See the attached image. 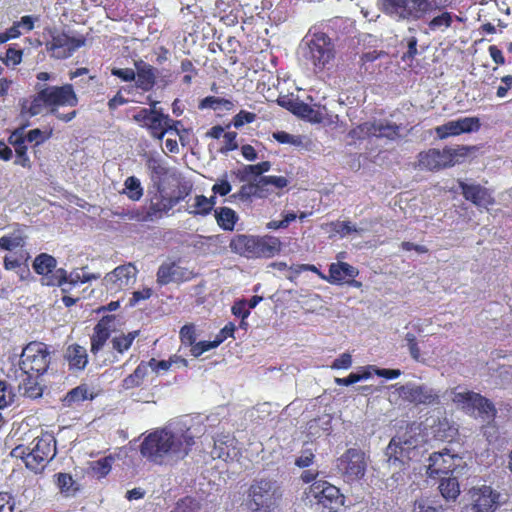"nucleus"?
<instances>
[{"label":"nucleus","mask_w":512,"mask_h":512,"mask_svg":"<svg viewBox=\"0 0 512 512\" xmlns=\"http://www.w3.org/2000/svg\"><path fill=\"white\" fill-rule=\"evenodd\" d=\"M151 288H143L132 293V297L129 299V306L133 307L142 300L149 299L152 296Z\"/></svg>","instance_id":"774afa93"},{"label":"nucleus","mask_w":512,"mask_h":512,"mask_svg":"<svg viewBox=\"0 0 512 512\" xmlns=\"http://www.w3.org/2000/svg\"><path fill=\"white\" fill-rule=\"evenodd\" d=\"M416 441L410 438H403L399 436L393 437L387 448L386 455L388 457V462L391 465L404 467L412 458V454L416 449Z\"/></svg>","instance_id":"f3484780"},{"label":"nucleus","mask_w":512,"mask_h":512,"mask_svg":"<svg viewBox=\"0 0 512 512\" xmlns=\"http://www.w3.org/2000/svg\"><path fill=\"white\" fill-rule=\"evenodd\" d=\"M147 374H148V365L146 362L141 361L139 363V365L135 368L133 373L129 374L127 377H125L122 380V384H121L122 388L124 390H130V389L140 387L143 384L144 379L147 376Z\"/></svg>","instance_id":"f704fd0d"},{"label":"nucleus","mask_w":512,"mask_h":512,"mask_svg":"<svg viewBox=\"0 0 512 512\" xmlns=\"http://www.w3.org/2000/svg\"><path fill=\"white\" fill-rule=\"evenodd\" d=\"M280 105L286 107L293 114L310 119L319 123L322 121V115L319 111L314 110L310 105L296 99L288 102L280 101Z\"/></svg>","instance_id":"7c9ffc66"},{"label":"nucleus","mask_w":512,"mask_h":512,"mask_svg":"<svg viewBox=\"0 0 512 512\" xmlns=\"http://www.w3.org/2000/svg\"><path fill=\"white\" fill-rule=\"evenodd\" d=\"M187 212L193 216H207L211 212L208 207V201L204 195H196L194 203L189 205Z\"/></svg>","instance_id":"a18cd8bd"},{"label":"nucleus","mask_w":512,"mask_h":512,"mask_svg":"<svg viewBox=\"0 0 512 512\" xmlns=\"http://www.w3.org/2000/svg\"><path fill=\"white\" fill-rule=\"evenodd\" d=\"M280 497V488L275 481L254 480L248 489L246 505L251 512H272Z\"/></svg>","instance_id":"6e6552de"},{"label":"nucleus","mask_w":512,"mask_h":512,"mask_svg":"<svg viewBox=\"0 0 512 512\" xmlns=\"http://www.w3.org/2000/svg\"><path fill=\"white\" fill-rule=\"evenodd\" d=\"M315 455L311 449H304L301 455L296 458L295 465L299 468H306L313 464Z\"/></svg>","instance_id":"680f3d73"},{"label":"nucleus","mask_w":512,"mask_h":512,"mask_svg":"<svg viewBox=\"0 0 512 512\" xmlns=\"http://www.w3.org/2000/svg\"><path fill=\"white\" fill-rule=\"evenodd\" d=\"M469 495L473 512H495L501 503L500 492L489 485L472 487Z\"/></svg>","instance_id":"dca6fc26"},{"label":"nucleus","mask_w":512,"mask_h":512,"mask_svg":"<svg viewBox=\"0 0 512 512\" xmlns=\"http://www.w3.org/2000/svg\"><path fill=\"white\" fill-rule=\"evenodd\" d=\"M34 89L35 94L19 101L21 116L31 118L46 111L65 123L72 121L77 116L76 110L68 113L59 112L60 107L78 105L79 99L72 84L49 86L36 83Z\"/></svg>","instance_id":"f03ea898"},{"label":"nucleus","mask_w":512,"mask_h":512,"mask_svg":"<svg viewBox=\"0 0 512 512\" xmlns=\"http://www.w3.org/2000/svg\"><path fill=\"white\" fill-rule=\"evenodd\" d=\"M111 74L120 78L124 82H131L136 78V69L114 67L111 69Z\"/></svg>","instance_id":"052dcab7"},{"label":"nucleus","mask_w":512,"mask_h":512,"mask_svg":"<svg viewBox=\"0 0 512 512\" xmlns=\"http://www.w3.org/2000/svg\"><path fill=\"white\" fill-rule=\"evenodd\" d=\"M15 394L12 388L0 380V410L6 408L14 401Z\"/></svg>","instance_id":"5fc2aeb1"},{"label":"nucleus","mask_w":512,"mask_h":512,"mask_svg":"<svg viewBox=\"0 0 512 512\" xmlns=\"http://www.w3.org/2000/svg\"><path fill=\"white\" fill-rule=\"evenodd\" d=\"M64 359L67 361L69 370L72 372L83 371L88 364L86 349L76 343L67 347Z\"/></svg>","instance_id":"cd10ccee"},{"label":"nucleus","mask_w":512,"mask_h":512,"mask_svg":"<svg viewBox=\"0 0 512 512\" xmlns=\"http://www.w3.org/2000/svg\"><path fill=\"white\" fill-rule=\"evenodd\" d=\"M225 140V146L220 149L221 153H227L229 151L236 150L238 148V143L236 141L237 133L236 132H226L223 134Z\"/></svg>","instance_id":"69168bd1"},{"label":"nucleus","mask_w":512,"mask_h":512,"mask_svg":"<svg viewBox=\"0 0 512 512\" xmlns=\"http://www.w3.org/2000/svg\"><path fill=\"white\" fill-rule=\"evenodd\" d=\"M56 259L47 254L37 255L33 261L34 271L41 275V284L44 286H62L67 283L68 275L65 269H56Z\"/></svg>","instance_id":"ddd939ff"},{"label":"nucleus","mask_w":512,"mask_h":512,"mask_svg":"<svg viewBox=\"0 0 512 512\" xmlns=\"http://www.w3.org/2000/svg\"><path fill=\"white\" fill-rule=\"evenodd\" d=\"M378 138L396 140L400 137V126L388 121H380Z\"/></svg>","instance_id":"de8ad7c7"},{"label":"nucleus","mask_w":512,"mask_h":512,"mask_svg":"<svg viewBox=\"0 0 512 512\" xmlns=\"http://www.w3.org/2000/svg\"><path fill=\"white\" fill-rule=\"evenodd\" d=\"M156 277L157 284L165 286L171 282L182 283L190 281L195 277V274L176 262H164L159 266Z\"/></svg>","instance_id":"aec40b11"},{"label":"nucleus","mask_w":512,"mask_h":512,"mask_svg":"<svg viewBox=\"0 0 512 512\" xmlns=\"http://www.w3.org/2000/svg\"><path fill=\"white\" fill-rule=\"evenodd\" d=\"M15 497L8 491H0V512H14Z\"/></svg>","instance_id":"bf43d9fd"},{"label":"nucleus","mask_w":512,"mask_h":512,"mask_svg":"<svg viewBox=\"0 0 512 512\" xmlns=\"http://www.w3.org/2000/svg\"><path fill=\"white\" fill-rule=\"evenodd\" d=\"M85 37H70L65 32H53L51 40L46 43V49L56 59H67L77 49L84 46Z\"/></svg>","instance_id":"2eb2a0df"},{"label":"nucleus","mask_w":512,"mask_h":512,"mask_svg":"<svg viewBox=\"0 0 512 512\" xmlns=\"http://www.w3.org/2000/svg\"><path fill=\"white\" fill-rule=\"evenodd\" d=\"M137 274L138 270L134 264L120 265L106 274L105 285L111 291L125 290L135 283Z\"/></svg>","instance_id":"a211bd4d"},{"label":"nucleus","mask_w":512,"mask_h":512,"mask_svg":"<svg viewBox=\"0 0 512 512\" xmlns=\"http://www.w3.org/2000/svg\"><path fill=\"white\" fill-rule=\"evenodd\" d=\"M134 65L136 69V78L134 80L136 88L144 93L151 91L157 83V68L143 60L135 61Z\"/></svg>","instance_id":"bb28decb"},{"label":"nucleus","mask_w":512,"mask_h":512,"mask_svg":"<svg viewBox=\"0 0 512 512\" xmlns=\"http://www.w3.org/2000/svg\"><path fill=\"white\" fill-rule=\"evenodd\" d=\"M52 131H50L47 135H44L43 132L39 128L32 129L28 131L26 134L27 142H35V145H40L45 140L50 138Z\"/></svg>","instance_id":"0e129e2a"},{"label":"nucleus","mask_w":512,"mask_h":512,"mask_svg":"<svg viewBox=\"0 0 512 512\" xmlns=\"http://www.w3.org/2000/svg\"><path fill=\"white\" fill-rule=\"evenodd\" d=\"M53 482L57 487L59 493L64 498H73L81 490L80 484H78L71 474L58 472L53 475Z\"/></svg>","instance_id":"c756f323"},{"label":"nucleus","mask_w":512,"mask_h":512,"mask_svg":"<svg viewBox=\"0 0 512 512\" xmlns=\"http://www.w3.org/2000/svg\"><path fill=\"white\" fill-rule=\"evenodd\" d=\"M198 107L199 109L209 108L213 110H217L220 107H224L226 110H231L233 108V102L225 98L207 96L199 102Z\"/></svg>","instance_id":"37998d69"},{"label":"nucleus","mask_w":512,"mask_h":512,"mask_svg":"<svg viewBox=\"0 0 512 512\" xmlns=\"http://www.w3.org/2000/svg\"><path fill=\"white\" fill-rule=\"evenodd\" d=\"M441 0H382L385 15L400 21H425L431 32H446L464 19L446 9Z\"/></svg>","instance_id":"f257e3e1"},{"label":"nucleus","mask_w":512,"mask_h":512,"mask_svg":"<svg viewBox=\"0 0 512 512\" xmlns=\"http://www.w3.org/2000/svg\"><path fill=\"white\" fill-rule=\"evenodd\" d=\"M200 503L193 497L186 496L180 499L170 512H199Z\"/></svg>","instance_id":"8fccbe9b"},{"label":"nucleus","mask_w":512,"mask_h":512,"mask_svg":"<svg viewBox=\"0 0 512 512\" xmlns=\"http://www.w3.org/2000/svg\"><path fill=\"white\" fill-rule=\"evenodd\" d=\"M27 236L21 229H16L11 233L0 237V249L4 251H13L15 249H25Z\"/></svg>","instance_id":"2f4dec72"},{"label":"nucleus","mask_w":512,"mask_h":512,"mask_svg":"<svg viewBox=\"0 0 512 512\" xmlns=\"http://www.w3.org/2000/svg\"><path fill=\"white\" fill-rule=\"evenodd\" d=\"M214 217L218 226L225 231H233L239 220L237 213L229 207H218L214 210Z\"/></svg>","instance_id":"473e14b6"},{"label":"nucleus","mask_w":512,"mask_h":512,"mask_svg":"<svg viewBox=\"0 0 512 512\" xmlns=\"http://www.w3.org/2000/svg\"><path fill=\"white\" fill-rule=\"evenodd\" d=\"M405 340L407 341V346L409 348V352L411 357L414 360H419L420 358V349L418 346L417 338L413 333H407L405 335Z\"/></svg>","instance_id":"e2e57ef3"},{"label":"nucleus","mask_w":512,"mask_h":512,"mask_svg":"<svg viewBox=\"0 0 512 512\" xmlns=\"http://www.w3.org/2000/svg\"><path fill=\"white\" fill-rule=\"evenodd\" d=\"M265 196L270 193L269 186H274L277 189H282L287 186L288 180L284 176H262L259 178Z\"/></svg>","instance_id":"49530a36"},{"label":"nucleus","mask_w":512,"mask_h":512,"mask_svg":"<svg viewBox=\"0 0 512 512\" xmlns=\"http://www.w3.org/2000/svg\"><path fill=\"white\" fill-rule=\"evenodd\" d=\"M30 255L26 249L17 250L14 253V256L6 255L3 259V266L5 270H14L20 267L23 263H26Z\"/></svg>","instance_id":"c03bdc74"},{"label":"nucleus","mask_w":512,"mask_h":512,"mask_svg":"<svg viewBox=\"0 0 512 512\" xmlns=\"http://www.w3.org/2000/svg\"><path fill=\"white\" fill-rule=\"evenodd\" d=\"M328 272V276L321 275V278L334 285L344 284L349 278H356L359 275L356 267L342 261L331 263Z\"/></svg>","instance_id":"a878e982"},{"label":"nucleus","mask_w":512,"mask_h":512,"mask_svg":"<svg viewBox=\"0 0 512 512\" xmlns=\"http://www.w3.org/2000/svg\"><path fill=\"white\" fill-rule=\"evenodd\" d=\"M133 120L146 128L151 137L162 140L168 131L178 132L180 121L173 120L160 110L142 108L133 115Z\"/></svg>","instance_id":"9b49d317"},{"label":"nucleus","mask_w":512,"mask_h":512,"mask_svg":"<svg viewBox=\"0 0 512 512\" xmlns=\"http://www.w3.org/2000/svg\"><path fill=\"white\" fill-rule=\"evenodd\" d=\"M179 337L182 345L190 347L194 344L197 338L195 325L190 323L182 326L179 332Z\"/></svg>","instance_id":"603ef678"},{"label":"nucleus","mask_w":512,"mask_h":512,"mask_svg":"<svg viewBox=\"0 0 512 512\" xmlns=\"http://www.w3.org/2000/svg\"><path fill=\"white\" fill-rule=\"evenodd\" d=\"M281 247L280 239L270 235L236 234L229 243V248L233 253L247 259L272 258L280 253Z\"/></svg>","instance_id":"423d86ee"},{"label":"nucleus","mask_w":512,"mask_h":512,"mask_svg":"<svg viewBox=\"0 0 512 512\" xmlns=\"http://www.w3.org/2000/svg\"><path fill=\"white\" fill-rule=\"evenodd\" d=\"M145 206L152 222L168 215L169 211L174 207L170 196L165 195V189L149 190Z\"/></svg>","instance_id":"412c9836"},{"label":"nucleus","mask_w":512,"mask_h":512,"mask_svg":"<svg viewBox=\"0 0 512 512\" xmlns=\"http://www.w3.org/2000/svg\"><path fill=\"white\" fill-rule=\"evenodd\" d=\"M439 490L446 500H455L460 494V486L457 478H442L439 483Z\"/></svg>","instance_id":"4c0bfd02"},{"label":"nucleus","mask_w":512,"mask_h":512,"mask_svg":"<svg viewBox=\"0 0 512 512\" xmlns=\"http://www.w3.org/2000/svg\"><path fill=\"white\" fill-rule=\"evenodd\" d=\"M435 133L439 139L460 135L457 120H451L443 125L435 127Z\"/></svg>","instance_id":"3c124183"},{"label":"nucleus","mask_w":512,"mask_h":512,"mask_svg":"<svg viewBox=\"0 0 512 512\" xmlns=\"http://www.w3.org/2000/svg\"><path fill=\"white\" fill-rule=\"evenodd\" d=\"M306 494L322 512H338L345 504L340 489L326 480L314 481Z\"/></svg>","instance_id":"1a4fd4ad"},{"label":"nucleus","mask_w":512,"mask_h":512,"mask_svg":"<svg viewBox=\"0 0 512 512\" xmlns=\"http://www.w3.org/2000/svg\"><path fill=\"white\" fill-rule=\"evenodd\" d=\"M50 362L51 351L45 343L32 341L23 348L15 377L25 396L33 399L42 396L39 378L47 372Z\"/></svg>","instance_id":"20e7f679"},{"label":"nucleus","mask_w":512,"mask_h":512,"mask_svg":"<svg viewBox=\"0 0 512 512\" xmlns=\"http://www.w3.org/2000/svg\"><path fill=\"white\" fill-rule=\"evenodd\" d=\"M380 121H367L364 122L354 129H352L349 135L358 140H362L368 137H377L379 134Z\"/></svg>","instance_id":"c9c22d12"},{"label":"nucleus","mask_w":512,"mask_h":512,"mask_svg":"<svg viewBox=\"0 0 512 512\" xmlns=\"http://www.w3.org/2000/svg\"><path fill=\"white\" fill-rule=\"evenodd\" d=\"M146 166L150 173L153 189H165V183L169 179H176L177 173L169 168L164 161L151 157L146 161Z\"/></svg>","instance_id":"393cba45"},{"label":"nucleus","mask_w":512,"mask_h":512,"mask_svg":"<svg viewBox=\"0 0 512 512\" xmlns=\"http://www.w3.org/2000/svg\"><path fill=\"white\" fill-rule=\"evenodd\" d=\"M452 401L466 414L473 415L477 412L478 416L487 423L493 422L496 418L497 410L494 404L480 393L458 392L454 389L452 390Z\"/></svg>","instance_id":"9d476101"},{"label":"nucleus","mask_w":512,"mask_h":512,"mask_svg":"<svg viewBox=\"0 0 512 512\" xmlns=\"http://www.w3.org/2000/svg\"><path fill=\"white\" fill-rule=\"evenodd\" d=\"M114 316H105L99 320L93 329L91 336V348L90 351L93 355H97L98 352L104 347L105 343L110 337V330L108 323L113 320Z\"/></svg>","instance_id":"c85d7f7f"},{"label":"nucleus","mask_w":512,"mask_h":512,"mask_svg":"<svg viewBox=\"0 0 512 512\" xmlns=\"http://www.w3.org/2000/svg\"><path fill=\"white\" fill-rule=\"evenodd\" d=\"M31 445L32 447L18 445L10 454L13 458L21 459L28 470L40 474L57 454L56 439L53 434L43 432Z\"/></svg>","instance_id":"39448f33"},{"label":"nucleus","mask_w":512,"mask_h":512,"mask_svg":"<svg viewBox=\"0 0 512 512\" xmlns=\"http://www.w3.org/2000/svg\"><path fill=\"white\" fill-rule=\"evenodd\" d=\"M463 197L477 207H489L495 204L492 192L478 183L459 181Z\"/></svg>","instance_id":"5701e85b"},{"label":"nucleus","mask_w":512,"mask_h":512,"mask_svg":"<svg viewBox=\"0 0 512 512\" xmlns=\"http://www.w3.org/2000/svg\"><path fill=\"white\" fill-rule=\"evenodd\" d=\"M194 444V436L189 429L173 432L168 428H159L143 439L140 453L150 462L162 465L168 456L184 459Z\"/></svg>","instance_id":"7ed1b4c3"},{"label":"nucleus","mask_w":512,"mask_h":512,"mask_svg":"<svg viewBox=\"0 0 512 512\" xmlns=\"http://www.w3.org/2000/svg\"><path fill=\"white\" fill-rule=\"evenodd\" d=\"M219 346V341H199L190 346V353L193 357H199L203 353Z\"/></svg>","instance_id":"864d4df0"},{"label":"nucleus","mask_w":512,"mask_h":512,"mask_svg":"<svg viewBox=\"0 0 512 512\" xmlns=\"http://www.w3.org/2000/svg\"><path fill=\"white\" fill-rule=\"evenodd\" d=\"M334 57L335 49L331 38L325 33H315L308 43L306 58L312 62L315 69L322 70Z\"/></svg>","instance_id":"4468645a"},{"label":"nucleus","mask_w":512,"mask_h":512,"mask_svg":"<svg viewBox=\"0 0 512 512\" xmlns=\"http://www.w3.org/2000/svg\"><path fill=\"white\" fill-rule=\"evenodd\" d=\"M252 197H266L260 183V179H258L256 182H250L242 185L238 192L230 196L232 199H239L244 202L251 201Z\"/></svg>","instance_id":"72a5a7b5"},{"label":"nucleus","mask_w":512,"mask_h":512,"mask_svg":"<svg viewBox=\"0 0 512 512\" xmlns=\"http://www.w3.org/2000/svg\"><path fill=\"white\" fill-rule=\"evenodd\" d=\"M460 135L463 133L477 132L481 128V122L478 117H463L457 119Z\"/></svg>","instance_id":"09e8293b"},{"label":"nucleus","mask_w":512,"mask_h":512,"mask_svg":"<svg viewBox=\"0 0 512 512\" xmlns=\"http://www.w3.org/2000/svg\"><path fill=\"white\" fill-rule=\"evenodd\" d=\"M127 197L132 201H139L144 194L140 180L135 176H129L124 181V191Z\"/></svg>","instance_id":"a19ab883"},{"label":"nucleus","mask_w":512,"mask_h":512,"mask_svg":"<svg viewBox=\"0 0 512 512\" xmlns=\"http://www.w3.org/2000/svg\"><path fill=\"white\" fill-rule=\"evenodd\" d=\"M89 398L88 387L86 385H79L70 390L63 399L64 406L71 407L74 404H79Z\"/></svg>","instance_id":"79ce46f5"},{"label":"nucleus","mask_w":512,"mask_h":512,"mask_svg":"<svg viewBox=\"0 0 512 512\" xmlns=\"http://www.w3.org/2000/svg\"><path fill=\"white\" fill-rule=\"evenodd\" d=\"M231 311L234 316L240 317L242 320H245L250 315V310L247 307V302L245 300L236 301L232 306Z\"/></svg>","instance_id":"338daca9"},{"label":"nucleus","mask_w":512,"mask_h":512,"mask_svg":"<svg viewBox=\"0 0 512 512\" xmlns=\"http://www.w3.org/2000/svg\"><path fill=\"white\" fill-rule=\"evenodd\" d=\"M193 186L188 181H183L178 185L177 195L170 196L172 199L173 206L175 207L178 203L185 200L192 192Z\"/></svg>","instance_id":"13d9d810"},{"label":"nucleus","mask_w":512,"mask_h":512,"mask_svg":"<svg viewBox=\"0 0 512 512\" xmlns=\"http://www.w3.org/2000/svg\"><path fill=\"white\" fill-rule=\"evenodd\" d=\"M473 147L457 145L446 146L442 150L430 148L419 154V165L430 171H438L462 163L469 155Z\"/></svg>","instance_id":"0eeeda50"},{"label":"nucleus","mask_w":512,"mask_h":512,"mask_svg":"<svg viewBox=\"0 0 512 512\" xmlns=\"http://www.w3.org/2000/svg\"><path fill=\"white\" fill-rule=\"evenodd\" d=\"M139 336V331H131L127 334H121L118 336H115L112 338L111 343L112 347L115 351L118 353L123 354L124 352L128 351L134 340Z\"/></svg>","instance_id":"58836bf2"},{"label":"nucleus","mask_w":512,"mask_h":512,"mask_svg":"<svg viewBox=\"0 0 512 512\" xmlns=\"http://www.w3.org/2000/svg\"><path fill=\"white\" fill-rule=\"evenodd\" d=\"M400 397L415 405H433L439 402V394L426 385L406 384L398 388Z\"/></svg>","instance_id":"6ab92c4d"},{"label":"nucleus","mask_w":512,"mask_h":512,"mask_svg":"<svg viewBox=\"0 0 512 512\" xmlns=\"http://www.w3.org/2000/svg\"><path fill=\"white\" fill-rule=\"evenodd\" d=\"M214 445L211 450L213 459H221L223 461L233 460L238 455L237 440L230 433H218L213 438Z\"/></svg>","instance_id":"b1692460"},{"label":"nucleus","mask_w":512,"mask_h":512,"mask_svg":"<svg viewBox=\"0 0 512 512\" xmlns=\"http://www.w3.org/2000/svg\"><path fill=\"white\" fill-rule=\"evenodd\" d=\"M100 275L90 274L85 272V268H82L81 271H73L68 276L67 282H69L72 285L78 284V283H87L91 280L98 279Z\"/></svg>","instance_id":"6e6d98bb"},{"label":"nucleus","mask_w":512,"mask_h":512,"mask_svg":"<svg viewBox=\"0 0 512 512\" xmlns=\"http://www.w3.org/2000/svg\"><path fill=\"white\" fill-rule=\"evenodd\" d=\"M336 469L347 483L360 481L366 473L367 462L361 449L349 448L336 460Z\"/></svg>","instance_id":"f8f14e48"},{"label":"nucleus","mask_w":512,"mask_h":512,"mask_svg":"<svg viewBox=\"0 0 512 512\" xmlns=\"http://www.w3.org/2000/svg\"><path fill=\"white\" fill-rule=\"evenodd\" d=\"M257 116L253 112L240 110L232 119V124L236 129L241 128L245 124H250L256 120Z\"/></svg>","instance_id":"4d7b16f0"},{"label":"nucleus","mask_w":512,"mask_h":512,"mask_svg":"<svg viewBox=\"0 0 512 512\" xmlns=\"http://www.w3.org/2000/svg\"><path fill=\"white\" fill-rule=\"evenodd\" d=\"M148 214L149 213H148L145 205L141 206V207H135L133 209H128V210L123 209L121 212L114 213V215H116L122 219H127L130 221H137V222H142V223L152 222L150 215H148Z\"/></svg>","instance_id":"ea45409f"},{"label":"nucleus","mask_w":512,"mask_h":512,"mask_svg":"<svg viewBox=\"0 0 512 512\" xmlns=\"http://www.w3.org/2000/svg\"><path fill=\"white\" fill-rule=\"evenodd\" d=\"M114 460L112 455H108L91 462L90 471L92 476L97 479L105 478L110 473Z\"/></svg>","instance_id":"e433bc0d"},{"label":"nucleus","mask_w":512,"mask_h":512,"mask_svg":"<svg viewBox=\"0 0 512 512\" xmlns=\"http://www.w3.org/2000/svg\"><path fill=\"white\" fill-rule=\"evenodd\" d=\"M456 458L457 456L451 454L448 449L432 453L427 467L428 476L435 478L441 475H449L456 467Z\"/></svg>","instance_id":"4be33fe9"}]
</instances>
